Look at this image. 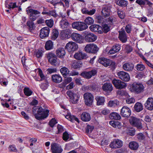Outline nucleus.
<instances>
[{
    "mask_svg": "<svg viewBox=\"0 0 153 153\" xmlns=\"http://www.w3.org/2000/svg\"><path fill=\"white\" fill-rule=\"evenodd\" d=\"M32 111L35 118L39 120L44 119L49 115V110L43 108L41 106H34L33 108Z\"/></svg>",
    "mask_w": 153,
    "mask_h": 153,
    "instance_id": "1",
    "label": "nucleus"
},
{
    "mask_svg": "<svg viewBox=\"0 0 153 153\" xmlns=\"http://www.w3.org/2000/svg\"><path fill=\"white\" fill-rule=\"evenodd\" d=\"M131 91L136 94H140L144 91V87L141 83L139 82H134L131 86Z\"/></svg>",
    "mask_w": 153,
    "mask_h": 153,
    "instance_id": "2",
    "label": "nucleus"
},
{
    "mask_svg": "<svg viewBox=\"0 0 153 153\" xmlns=\"http://www.w3.org/2000/svg\"><path fill=\"white\" fill-rule=\"evenodd\" d=\"M85 40L88 42H93L96 40L97 37L94 33H90L87 31L83 33Z\"/></svg>",
    "mask_w": 153,
    "mask_h": 153,
    "instance_id": "3",
    "label": "nucleus"
},
{
    "mask_svg": "<svg viewBox=\"0 0 153 153\" xmlns=\"http://www.w3.org/2000/svg\"><path fill=\"white\" fill-rule=\"evenodd\" d=\"M72 26L73 28L80 31L85 30L88 27V26L83 22H73L72 24Z\"/></svg>",
    "mask_w": 153,
    "mask_h": 153,
    "instance_id": "4",
    "label": "nucleus"
},
{
    "mask_svg": "<svg viewBox=\"0 0 153 153\" xmlns=\"http://www.w3.org/2000/svg\"><path fill=\"white\" fill-rule=\"evenodd\" d=\"M66 94L69 97L70 102L71 103L74 104H75L77 103L79 98V95L71 91H67Z\"/></svg>",
    "mask_w": 153,
    "mask_h": 153,
    "instance_id": "5",
    "label": "nucleus"
},
{
    "mask_svg": "<svg viewBox=\"0 0 153 153\" xmlns=\"http://www.w3.org/2000/svg\"><path fill=\"white\" fill-rule=\"evenodd\" d=\"M85 49L87 52L95 53L98 51L99 48L96 45L92 43L86 45Z\"/></svg>",
    "mask_w": 153,
    "mask_h": 153,
    "instance_id": "6",
    "label": "nucleus"
},
{
    "mask_svg": "<svg viewBox=\"0 0 153 153\" xmlns=\"http://www.w3.org/2000/svg\"><path fill=\"white\" fill-rule=\"evenodd\" d=\"M129 121L131 125L138 128H141L142 127L141 120L139 118L134 117H131L129 119Z\"/></svg>",
    "mask_w": 153,
    "mask_h": 153,
    "instance_id": "7",
    "label": "nucleus"
},
{
    "mask_svg": "<svg viewBox=\"0 0 153 153\" xmlns=\"http://www.w3.org/2000/svg\"><path fill=\"white\" fill-rule=\"evenodd\" d=\"M27 14L29 16L30 19L31 21H34L37 18L36 16L40 13V12L37 10L32 9H27Z\"/></svg>",
    "mask_w": 153,
    "mask_h": 153,
    "instance_id": "8",
    "label": "nucleus"
},
{
    "mask_svg": "<svg viewBox=\"0 0 153 153\" xmlns=\"http://www.w3.org/2000/svg\"><path fill=\"white\" fill-rule=\"evenodd\" d=\"M85 103L87 106H90L92 105L94 100V97L90 93H86L84 94Z\"/></svg>",
    "mask_w": 153,
    "mask_h": 153,
    "instance_id": "9",
    "label": "nucleus"
},
{
    "mask_svg": "<svg viewBox=\"0 0 153 153\" xmlns=\"http://www.w3.org/2000/svg\"><path fill=\"white\" fill-rule=\"evenodd\" d=\"M112 82L115 87L117 89H123L127 86L125 83L119 79H114L112 80Z\"/></svg>",
    "mask_w": 153,
    "mask_h": 153,
    "instance_id": "10",
    "label": "nucleus"
},
{
    "mask_svg": "<svg viewBox=\"0 0 153 153\" xmlns=\"http://www.w3.org/2000/svg\"><path fill=\"white\" fill-rule=\"evenodd\" d=\"M78 48V45L76 43L73 42H68L65 46V49L69 52L75 51L77 50Z\"/></svg>",
    "mask_w": 153,
    "mask_h": 153,
    "instance_id": "11",
    "label": "nucleus"
},
{
    "mask_svg": "<svg viewBox=\"0 0 153 153\" xmlns=\"http://www.w3.org/2000/svg\"><path fill=\"white\" fill-rule=\"evenodd\" d=\"M51 149L52 153H61L63 151L61 146L56 143L51 144Z\"/></svg>",
    "mask_w": 153,
    "mask_h": 153,
    "instance_id": "12",
    "label": "nucleus"
},
{
    "mask_svg": "<svg viewBox=\"0 0 153 153\" xmlns=\"http://www.w3.org/2000/svg\"><path fill=\"white\" fill-rule=\"evenodd\" d=\"M47 57L48 61L51 65H55L57 64V57L54 53H49L48 54Z\"/></svg>",
    "mask_w": 153,
    "mask_h": 153,
    "instance_id": "13",
    "label": "nucleus"
},
{
    "mask_svg": "<svg viewBox=\"0 0 153 153\" xmlns=\"http://www.w3.org/2000/svg\"><path fill=\"white\" fill-rule=\"evenodd\" d=\"M118 77L125 82H128L130 79V76L129 74L124 71H120L117 73V74Z\"/></svg>",
    "mask_w": 153,
    "mask_h": 153,
    "instance_id": "14",
    "label": "nucleus"
},
{
    "mask_svg": "<svg viewBox=\"0 0 153 153\" xmlns=\"http://www.w3.org/2000/svg\"><path fill=\"white\" fill-rule=\"evenodd\" d=\"M97 73L96 70H93L89 71H83L81 73L80 75L85 78L89 79L95 75Z\"/></svg>",
    "mask_w": 153,
    "mask_h": 153,
    "instance_id": "15",
    "label": "nucleus"
},
{
    "mask_svg": "<svg viewBox=\"0 0 153 153\" xmlns=\"http://www.w3.org/2000/svg\"><path fill=\"white\" fill-rule=\"evenodd\" d=\"M131 113L130 109L126 106H123L121 110L120 114L123 117H128L131 115Z\"/></svg>",
    "mask_w": 153,
    "mask_h": 153,
    "instance_id": "16",
    "label": "nucleus"
},
{
    "mask_svg": "<svg viewBox=\"0 0 153 153\" xmlns=\"http://www.w3.org/2000/svg\"><path fill=\"white\" fill-rule=\"evenodd\" d=\"M71 37L72 40L76 42L81 43L83 42L82 37L79 33L74 32L71 35Z\"/></svg>",
    "mask_w": 153,
    "mask_h": 153,
    "instance_id": "17",
    "label": "nucleus"
},
{
    "mask_svg": "<svg viewBox=\"0 0 153 153\" xmlns=\"http://www.w3.org/2000/svg\"><path fill=\"white\" fill-rule=\"evenodd\" d=\"M123 145V142L120 140L114 139L111 142L110 146L112 148H117L121 147Z\"/></svg>",
    "mask_w": 153,
    "mask_h": 153,
    "instance_id": "18",
    "label": "nucleus"
},
{
    "mask_svg": "<svg viewBox=\"0 0 153 153\" xmlns=\"http://www.w3.org/2000/svg\"><path fill=\"white\" fill-rule=\"evenodd\" d=\"M71 31L70 29H66L62 30L60 33V35L63 39H68L71 37L70 34Z\"/></svg>",
    "mask_w": 153,
    "mask_h": 153,
    "instance_id": "19",
    "label": "nucleus"
},
{
    "mask_svg": "<svg viewBox=\"0 0 153 153\" xmlns=\"http://www.w3.org/2000/svg\"><path fill=\"white\" fill-rule=\"evenodd\" d=\"M74 57L76 59L81 60L86 59L87 57V56L85 53L82 51H79L75 53Z\"/></svg>",
    "mask_w": 153,
    "mask_h": 153,
    "instance_id": "20",
    "label": "nucleus"
},
{
    "mask_svg": "<svg viewBox=\"0 0 153 153\" xmlns=\"http://www.w3.org/2000/svg\"><path fill=\"white\" fill-rule=\"evenodd\" d=\"M124 70L128 72L132 71L134 68V65L131 62H127L124 64L122 66Z\"/></svg>",
    "mask_w": 153,
    "mask_h": 153,
    "instance_id": "21",
    "label": "nucleus"
},
{
    "mask_svg": "<svg viewBox=\"0 0 153 153\" xmlns=\"http://www.w3.org/2000/svg\"><path fill=\"white\" fill-rule=\"evenodd\" d=\"M50 32V29L48 27H45L40 30V36L42 39L48 37Z\"/></svg>",
    "mask_w": 153,
    "mask_h": 153,
    "instance_id": "22",
    "label": "nucleus"
},
{
    "mask_svg": "<svg viewBox=\"0 0 153 153\" xmlns=\"http://www.w3.org/2000/svg\"><path fill=\"white\" fill-rule=\"evenodd\" d=\"M98 62L105 67H107L112 64V61L111 60L104 57L100 58L98 60Z\"/></svg>",
    "mask_w": 153,
    "mask_h": 153,
    "instance_id": "23",
    "label": "nucleus"
},
{
    "mask_svg": "<svg viewBox=\"0 0 153 153\" xmlns=\"http://www.w3.org/2000/svg\"><path fill=\"white\" fill-rule=\"evenodd\" d=\"M111 6H104L101 11L102 15L105 17L108 16L111 12Z\"/></svg>",
    "mask_w": 153,
    "mask_h": 153,
    "instance_id": "24",
    "label": "nucleus"
},
{
    "mask_svg": "<svg viewBox=\"0 0 153 153\" xmlns=\"http://www.w3.org/2000/svg\"><path fill=\"white\" fill-rule=\"evenodd\" d=\"M102 89L103 91L105 92H110L113 90V87L111 83L106 82L102 85Z\"/></svg>",
    "mask_w": 153,
    "mask_h": 153,
    "instance_id": "25",
    "label": "nucleus"
},
{
    "mask_svg": "<svg viewBox=\"0 0 153 153\" xmlns=\"http://www.w3.org/2000/svg\"><path fill=\"white\" fill-rule=\"evenodd\" d=\"M119 38L123 43L126 42L127 41V36L125 31L123 30L119 31Z\"/></svg>",
    "mask_w": 153,
    "mask_h": 153,
    "instance_id": "26",
    "label": "nucleus"
},
{
    "mask_svg": "<svg viewBox=\"0 0 153 153\" xmlns=\"http://www.w3.org/2000/svg\"><path fill=\"white\" fill-rule=\"evenodd\" d=\"M145 106L146 109L152 110L153 109V98H148L145 104Z\"/></svg>",
    "mask_w": 153,
    "mask_h": 153,
    "instance_id": "27",
    "label": "nucleus"
},
{
    "mask_svg": "<svg viewBox=\"0 0 153 153\" xmlns=\"http://www.w3.org/2000/svg\"><path fill=\"white\" fill-rule=\"evenodd\" d=\"M89 28L92 31L97 32L100 33H102V27L98 25H91Z\"/></svg>",
    "mask_w": 153,
    "mask_h": 153,
    "instance_id": "28",
    "label": "nucleus"
},
{
    "mask_svg": "<svg viewBox=\"0 0 153 153\" xmlns=\"http://www.w3.org/2000/svg\"><path fill=\"white\" fill-rule=\"evenodd\" d=\"M120 49V46L116 44L114 45L112 48L110 50L108 53L109 54H112L118 52Z\"/></svg>",
    "mask_w": 153,
    "mask_h": 153,
    "instance_id": "29",
    "label": "nucleus"
},
{
    "mask_svg": "<svg viewBox=\"0 0 153 153\" xmlns=\"http://www.w3.org/2000/svg\"><path fill=\"white\" fill-rule=\"evenodd\" d=\"M81 119L83 121L88 122L90 120L91 117L88 113L84 112L81 115Z\"/></svg>",
    "mask_w": 153,
    "mask_h": 153,
    "instance_id": "30",
    "label": "nucleus"
},
{
    "mask_svg": "<svg viewBox=\"0 0 153 153\" xmlns=\"http://www.w3.org/2000/svg\"><path fill=\"white\" fill-rule=\"evenodd\" d=\"M56 52L57 56L60 58H63L65 54V51L63 48L58 49Z\"/></svg>",
    "mask_w": 153,
    "mask_h": 153,
    "instance_id": "31",
    "label": "nucleus"
},
{
    "mask_svg": "<svg viewBox=\"0 0 153 153\" xmlns=\"http://www.w3.org/2000/svg\"><path fill=\"white\" fill-rule=\"evenodd\" d=\"M52 81L56 83H59L62 81V77L59 75L54 74L52 76Z\"/></svg>",
    "mask_w": 153,
    "mask_h": 153,
    "instance_id": "32",
    "label": "nucleus"
},
{
    "mask_svg": "<svg viewBox=\"0 0 153 153\" xmlns=\"http://www.w3.org/2000/svg\"><path fill=\"white\" fill-rule=\"evenodd\" d=\"M134 109L136 112H140L143 110V105L141 103L137 102L135 104Z\"/></svg>",
    "mask_w": 153,
    "mask_h": 153,
    "instance_id": "33",
    "label": "nucleus"
},
{
    "mask_svg": "<svg viewBox=\"0 0 153 153\" xmlns=\"http://www.w3.org/2000/svg\"><path fill=\"white\" fill-rule=\"evenodd\" d=\"M65 117L72 122H74L75 121H76L78 122H79V120L78 118L74 115H71L70 113H68V114L65 116Z\"/></svg>",
    "mask_w": 153,
    "mask_h": 153,
    "instance_id": "34",
    "label": "nucleus"
},
{
    "mask_svg": "<svg viewBox=\"0 0 153 153\" xmlns=\"http://www.w3.org/2000/svg\"><path fill=\"white\" fill-rule=\"evenodd\" d=\"M109 117L112 119L116 120H119L121 119V117L118 113L113 112L111 113L109 115Z\"/></svg>",
    "mask_w": 153,
    "mask_h": 153,
    "instance_id": "35",
    "label": "nucleus"
},
{
    "mask_svg": "<svg viewBox=\"0 0 153 153\" xmlns=\"http://www.w3.org/2000/svg\"><path fill=\"white\" fill-rule=\"evenodd\" d=\"M95 99L97 101V105H102L104 104L105 99L103 97L97 96L95 98Z\"/></svg>",
    "mask_w": 153,
    "mask_h": 153,
    "instance_id": "36",
    "label": "nucleus"
},
{
    "mask_svg": "<svg viewBox=\"0 0 153 153\" xmlns=\"http://www.w3.org/2000/svg\"><path fill=\"white\" fill-rule=\"evenodd\" d=\"M60 26L62 29H65L68 27L69 23L65 19H62L60 22Z\"/></svg>",
    "mask_w": 153,
    "mask_h": 153,
    "instance_id": "37",
    "label": "nucleus"
},
{
    "mask_svg": "<svg viewBox=\"0 0 153 153\" xmlns=\"http://www.w3.org/2000/svg\"><path fill=\"white\" fill-rule=\"evenodd\" d=\"M128 146L131 149L134 150H136L139 147L138 143L135 141H132L130 142Z\"/></svg>",
    "mask_w": 153,
    "mask_h": 153,
    "instance_id": "38",
    "label": "nucleus"
},
{
    "mask_svg": "<svg viewBox=\"0 0 153 153\" xmlns=\"http://www.w3.org/2000/svg\"><path fill=\"white\" fill-rule=\"evenodd\" d=\"M106 21L107 24L110 25H111L115 23L116 21V19L114 16H111L106 19Z\"/></svg>",
    "mask_w": 153,
    "mask_h": 153,
    "instance_id": "39",
    "label": "nucleus"
},
{
    "mask_svg": "<svg viewBox=\"0 0 153 153\" xmlns=\"http://www.w3.org/2000/svg\"><path fill=\"white\" fill-rule=\"evenodd\" d=\"M117 94L118 95L124 96L126 97H130L128 93L126 91L123 90L117 91Z\"/></svg>",
    "mask_w": 153,
    "mask_h": 153,
    "instance_id": "40",
    "label": "nucleus"
},
{
    "mask_svg": "<svg viewBox=\"0 0 153 153\" xmlns=\"http://www.w3.org/2000/svg\"><path fill=\"white\" fill-rule=\"evenodd\" d=\"M117 4L121 7H125L127 6L128 1L125 0H118Z\"/></svg>",
    "mask_w": 153,
    "mask_h": 153,
    "instance_id": "41",
    "label": "nucleus"
},
{
    "mask_svg": "<svg viewBox=\"0 0 153 153\" xmlns=\"http://www.w3.org/2000/svg\"><path fill=\"white\" fill-rule=\"evenodd\" d=\"M60 71L64 77H65L69 74V70L65 67L62 68L60 69Z\"/></svg>",
    "mask_w": 153,
    "mask_h": 153,
    "instance_id": "42",
    "label": "nucleus"
},
{
    "mask_svg": "<svg viewBox=\"0 0 153 153\" xmlns=\"http://www.w3.org/2000/svg\"><path fill=\"white\" fill-rule=\"evenodd\" d=\"M53 44L52 41L49 40L47 41L45 44V48L47 50H49L53 48Z\"/></svg>",
    "mask_w": 153,
    "mask_h": 153,
    "instance_id": "43",
    "label": "nucleus"
},
{
    "mask_svg": "<svg viewBox=\"0 0 153 153\" xmlns=\"http://www.w3.org/2000/svg\"><path fill=\"white\" fill-rule=\"evenodd\" d=\"M109 124L115 128L119 129L121 128L120 123L118 122L111 121H110Z\"/></svg>",
    "mask_w": 153,
    "mask_h": 153,
    "instance_id": "44",
    "label": "nucleus"
},
{
    "mask_svg": "<svg viewBox=\"0 0 153 153\" xmlns=\"http://www.w3.org/2000/svg\"><path fill=\"white\" fill-rule=\"evenodd\" d=\"M52 4L55 7V8L56 7V6H60L63 7H65V5L64 3L60 0L59 1H56V0H52L51 1Z\"/></svg>",
    "mask_w": 153,
    "mask_h": 153,
    "instance_id": "45",
    "label": "nucleus"
},
{
    "mask_svg": "<svg viewBox=\"0 0 153 153\" xmlns=\"http://www.w3.org/2000/svg\"><path fill=\"white\" fill-rule=\"evenodd\" d=\"M59 32L56 30H53L52 33L51 38L52 40H55L58 36Z\"/></svg>",
    "mask_w": 153,
    "mask_h": 153,
    "instance_id": "46",
    "label": "nucleus"
},
{
    "mask_svg": "<svg viewBox=\"0 0 153 153\" xmlns=\"http://www.w3.org/2000/svg\"><path fill=\"white\" fill-rule=\"evenodd\" d=\"M85 23L87 25H91L94 22V20L91 17H88L85 20Z\"/></svg>",
    "mask_w": 153,
    "mask_h": 153,
    "instance_id": "47",
    "label": "nucleus"
},
{
    "mask_svg": "<svg viewBox=\"0 0 153 153\" xmlns=\"http://www.w3.org/2000/svg\"><path fill=\"white\" fill-rule=\"evenodd\" d=\"M24 93L25 95L29 96L32 94L33 92L29 88L25 87L24 89Z\"/></svg>",
    "mask_w": 153,
    "mask_h": 153,
    "instance_id": "48",
    "label": "nucleus"
},
{
    "mask_svg": "<svg viewBox=\"0 0 153 153\" xmlns=\"http://www.w3.org/2000/svg\"><path fill=\"white\" fill-rule=\"evenodd\" d=\"M97 88V86L95 84L88 85L85 87V89L90 91H95Z\"/></svg>",
    "mask_w": 153,
    "mask_h": 153,
    "instance_id": "49",
    "label": "nucleus"
},
{
    "mask_svg": "<svg viewBox=\"0 0 153 153\" xmlns=\"http://www.w3.org/2000/svg\"><path fill=\"white\" fill-rule=\"evenodd\" d=\"M82 65V63L80 62H78L73 63L72 65V68L74 69L80 68Z\"/></svg>",
    "mask_w": 153,
    "mask_h": 153,
    "instance_id": "50",
    "label": "nucleus"
},
{
    "mask_svg": "<svg viewBox=\"0 0 153 153\" xmlns=\"http://www.w3.org/2000/svg\"><path fill=\"white\" fill-rule=\"evenodd\" d=\"M137 138L140 142H143L145 140V137L142 133H139L137 135Z\"/></svg>",
    "mask_w": 153,
    "mask_h": 153,
    "instance_id": "51",
    "label": "nucleus"
},
{
    "mask_svg": "<svg viewBox=\"0 0 153 153\" xmlns=\"http://www.w3.org/2000/svg\"><path fill=\"white\" fill-rule=\"evenodd\" d=\"M45 22L47 25L50 27H52L53 25V21L52 19L46 20Z\"/></svg>",
    "mask_w": 153,
    "mask_h": 153,
    "instance_id": "52",
    "label": "nucleus"
},
{
    "mask_svg": "<svg viewBox=\"0 0 153 153\" xmlns=\"http://www.w3.org/2000/svg\"><path fill=\"white\" fill-rule=\"evenodd\" d=\"M135 68L138 71H143L144 70L145 67L144 65L139 64L137 65Z\"/></svg>",
    "mask_w": 153,
    "mask_h": 153,
    "instance_id": "53",
    "label": "nucleus"
},
{
    "mask_svg": "<svg viewBox=\"0 0 153 153\" xmlns=\"http://www.w3.org/2000/svg\"><path fill=\"white\" fill-rule=\"evenodd\" d=\"M32 21H28L27 23V25L29 27L30 30H32L33 29L34 27V23Z\"/></svg>",
    "mask_w": 153,
    "mask_h": 153,
    "instance_id": "54",
    "label": "nucleus"
},
{
    "mask_svg": "<svg viewBox=\"0 0 153 153\" xmlns=\"http://www.w3.org/2000/svg\"><path fill=\"white\" fill-rule=\"evenodd\" d=\"M102 32L103 30L104 31V33H107L109 31L110 26H108L107 24H104L102 26Z\"/></svg>",
    "mask_w": 153,
    "mask_h": 153,
    "instance_id": "55",
    "label": "nucleus"
},
{
    "mask_svg": "<svg viewBox=\"0 0 153 153\" xmlns=\"http://www.w3.org/2000/svg\"><path fill=\"white\" fill-rule=\"evenodd\" d=\"M118 104V102L116 100L110 101L108 103V105L110 107H115Z\"/></svg>",
    "mask_w": 153,
    "mask_h": 153,
    "instance_id": "56",
    "label": "nucleus"
},
{
    "mask_svg": "<svg viewBox=\"0 0 153 153\" xmlns=\"http://www.w3.org/2000/svg\"><path fill=\"white\" fill-rule=\"evenodd\" d=\"M117 14L119 17L121 19H123L125 17V14L123 11L118 10L117 11Z\"/></svg>",
    "mask_w": 153,
    "mask_h": 153,
    "instance_id": "57",
    "label": "nucleus"
},
{
    "mask_svg": "<svg viewBox=\"0 0 153 153\" xmlns=\"http://www.w3.org/2000/svg\"><path fill=\"white\" fill-rule=\"evenodd\" d=\"M6 7L8 9L12 8L13 9L17 6L16 5V3H10L9 4H7L6 5Z\"/></svg>",
    "mask_w": 153,
    "mask_h": 153,
    "instance_id": "58",
    "label": "nucleus"
},
{
    "mask_svg": "<svg viewBox=\"0 0 153 153\" xmlns=\"http://www.w3.org/2000/svg\"><path fill=\"white\" fill-rule=\"evenodd\" d=\"M49 16H52L54 17H56L58 15L56 13L55 10L49 11Z\"/></svg>",
    "mask_w": 153,
    "mask_h": 153,
    "instance_id": "59",
    "label": "nucleus"
},
{
    "mask_svg": "<svg viewBox=\"0 0 153 153\" xmlns=\"http://www.w3.org/2000/svg\"><path fill=\"white\" fill-rule=\"evenodd\" d=\"M131 25L130 24L127 25L126 26L125 30L127 33H131Z\"/></svg>",
    "mask_w": 153,
    "mask_h": 153,
    "instance_id": "60",
    "label": "nucleus"
},
{
    "mask_svg": "<svg viewBox=\"0 0 153 153\" xmlns=\"http://www.w3.org/2000/svg\"><path fill=\"white\" fill-rule=\"evenodd\" d=\"M126 102L128 104L134 103L135 102V99L132 97L128 98L126 100Z\"/></svg>",
    "mask_w": 153,
    "mask_h": 153,
    "instance_id": "61",
    "label": "nucleus"
},
{
    "mask_svg": "<svg viewBox=\"0 0 153 153\" xmlns=\"http://www.w3.org/2000/svg\"><path fill=\"white\" fill-rule=\"evenodd\" d=\"M8 149L10 152H16L17 151L16 146L14 145H10L8 147Z\"/></svg>",
    "mask_w": 153,
    "mask_h": 153,
    "instance_id": "62",
    "label": "nucleus"
},
{
    "mask_svg": "<svg viewBox=\"0 0 153 153\" xmlns=\"http://www.w3.org/2000/svg\"><path fill=\"white\" fill-rule=\"evenodd\" d=\"M94 128V127L93 126H90L88 125L86 128V132L88 133L91 132Z\"/></svg>",
    "mask_w": 153,
    "mask_h": 153,
    "instance_id": "63",
    "label": "nucleus"
},
{
    "mask_svg": "<svg viewBox=\"0 0 153 153\" xmlns=\"http://www.w3.org/2000/svg\"><path fill=\"white\" fill-rule=\"evenodd\" d=\"M125 49L126 52L127 53H129L131 52L133 50L132 47L129 45H126Z\"/></svg>",
    "mask_w": 153,
    "mask_h": 153,
    "instance_id": "64",
    "label": "nucleus"
}]
</instances>
